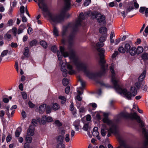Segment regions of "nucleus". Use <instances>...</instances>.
Wrapping results in <instances>:
<instances>
[{
	"mask_svg": "<svg viewBox=\"0 0 148 148\" xmlns=\"http://www.w3.org/2000/svg\"><path fill=\"white\" fill-rule=\"evenodd\" d=\"M110 70L112 74L111 80L115 90L119 93L120 94H123L127 99H131L132 95L134 96L137 94L136 88L135 86H132L131 88V93L130 92H128L126 89H122L117 84L113 68L111 66Z\"/></svg>",
	"mask_w": 148,
	"mask_h": 148,
	"instance_id": "obj_1",
	"label": "nucleus"
},
{
	"mask_svg": "<svg viewBox=\"0 0 148 148\" xmlns=\"http://www.w3.org/2000/svg\"><path fill=\"white\" fill-rule=\"evenodd\" d=\"M121 116L127 119H134L137 120L138 123H140V127L142 128V131L143 134L144 136L145 140H144V147L146 148V145L148 144V131L145 127V123L141 120L139 116L137 115L136 113H128L126 112L121 113Z\"/></svg>",
	"mask_w": 148,
	"mask_h": 148,
	"instance_id": "obj_2",
	"label": "nucleus"
},
{
	"mask_svg": "<svg viewBox=\"0 0 148 148\" xmlns=\"http://www.w3.org/2000/svg\"><path fill=\"white\" fill-rule=\"evenodd\" d=\"M101 66V71L99 72H93L88 70L87 69V65L84 63H77L76 65L78 70H82L84 71L86 75L90 78H93L97 77H101L105 73L106 70L108 66V65H105L104 64V70H102L101 64L100 63Z\"/></svg>",
	"mask_w": 148,
	"mask_h": 148,
	"instance_id": "obj_3",
	"label": "nucleus"
},
{
	"mask_svg": "<svg viewBox=\"0 0 148 148\" xmlns=\"http://www.w3.org/2000/svg\"><path fill=\"white\" fill-rule=\"evenodd\" d=\"M60 50L62 55H60V52L59 51H57V56L58 59L59 61L62 60V56L64 58L69 56L70 59L73 61L76 67V68L78 71H81L78 70L76 64L77 63H82L77 61L78 58L76 55L75 51L73 49H69L67 51L65 47H60Z\"/></svg>",
	"mask_w": 148,
	"mask_h": 148,
	"instance_id": "obj_4",
	"label": "nucleus"
},
{
	"mask_svg": "<svg viewBox=\"0 0 148 148\" xmlns=\"http://www.w3.org/2000/svg\"><path fill=\"white\" fill-rule=\"evenodd\" d=\"M96 53L100 58L99 63L101 64L102 70H104V64L106 63V61L104 59L105 50L102 47H96Z\"/></svg>",
	"mask_w": 148,
	"mask_h": 148,
	"instance_id": "obj_5",
	"label": "nucleus"
},
{
	"mask_svg": "<svg viewBox=\"0 0 148 148\" xmlns=\"http://www.w3.org/2000/svg\"><path fill=\"white\" fill-rule=\"evenodd\" d=\"M79 31V29H77L74 27L72 28V30L70 34L67 37L66 41L69 44V46H73L72 45L74 41L75 38Z\"/></svg>",
	"mask_w": 148,
	"mask_h": 148,
	"instance_id": "obj_6",
	"label": "nucleus"
},
{
	"mask_svg": "<svg viewBox=\"0 0 148 148\" xmlns=\"http://www.w3.org/2000/svg\"><path fill=\"white\" fill-rule=\"evenodd\" d=\"M79 31V29H77L74 27L72 28V30L70 34L67 37L66 41L69 44V46H73L72 45L74 41L75 38Z\"/></svg>",
	"mask_w": 148,
	"mask_h": 148,
	"instance_id": "obj_7",
	"label": "nucleus"
},
{
	"mask_svg": "<svg viewBox=\"0 0 148 148\" xmlns=\"http://www.w3.org/2000/svg\"><path fill=\"white\" fill-rule=\"evenodd\" d=\"M65 6L63 9L61 11L60 14L64 18L66 17V12L67 11L70 10L71 8V0H64Z\"/></svg>",
	"mask_w": 148,
	"mask_h": 148,
	"instance_id": "obj_8",
	"label": "nucleus"
},
{
	"mask_svg": "<svg viewBox=\"0 0 148 148\" xmlns=\"http://www.w3.org/2000/svg\"><path fill=\"white\" fill-rule=\"evenodd\" d=\"M47 12V15L50 19L54 22L60 23L63 21L64 19V18L62 16V15L60 14L55 16H53L49 10Z\"/></svg>",
	"mask_w": 148,
	"mask_h": 148,
	"instance_id": "obj_9",
	"label": "nucleus"
},
{
	"mask_svg": "<svg viewBox=\"0 0 148 148\" xmlns=\"http://www.w3.org/2000/svg\"><path fill=\"white\" fill-rule=\"evenodd\" d=\"M141 42V39L138 38L137 40V41L134 42H132V40H129L123 42L122 43V45L121 46H123L124 45V46H134V44L135 45H138L140 44Z\"/></svg>",
	"mask_w": 148,
	"mask_h": 148,
	"instance_id": "obj_10",
	"label": "nucleus"
},
{
	"mask_svg": "<svg viewBox=\"0 0 148 148\" xmlns=\"http://www.w3.org/2000/svg\"><path fill=\"white\" fill-rule=\"evenodd\" d=\"M108 134L107 136L108 137H109L110 136L111 133H113L117 138L120 140L121 138L120 136L118 130L116 127H111L108 130Z\"/></svg>",
	"mask_w": 148,
	"mask_h": 148,
	"instance_id": "obj_11",
	"label": "nucleus"
},
{
	"mask_svg": "<svg viewBox=\"0 0 148 148\" xmlns=\"http://www.w3.org/2000/svg\"><path fill=\"white\" fill-rule=\"evenodd\" d=\"M38 5L40 8H42V11L43 12H46L48 11V8L47 5L45 3V0H38Z\"/></svg>",
	"mask_w": 148,
	"mask_h": 148,
	"instance_id": "obj_12",
	"label": "nucleus"
},
{
	"mask_svg": "<svg viewBox=\"0 0 148 148\" xmlns=\"http://www.w3.org/2000/svg\"><path fill=\"white\" fill-rule=\"evenodd\" d=\"M123 6L125 9V12L127 15L134 9V6H132V2H131L130 4L129 3V2L128 3L126 2L125 4Z\"/></svg>",
	"mask_w": 148,
	"mask_h": 148,
	"instance_id": "obj_13",
	"label": "nucleus"
},
{
	"mask_svg": "<svg viewBox=\"0 0 148 148\" xmlns=\"http://www.w3.org/2000/svg\"><path fill=\"white\" fill-rule=\"evenodd\" d=\"M99 15L97 17H95V18L97 20V21L98 23H102L103 24L106 23L105 16L104 14H102L99 13Z\"/></svg>",
	"mask_w": 148,
	"mask_h": 148,
	"instance_id": "obj_14",
	"label": "nucleus"
},
{
	"mask_svg": "<svg viewBox=\"0 0 148 148\" xmlns=\"http://www.w3.org/2000/svg\"><path fill=\"white\" fill-rule=\"evenodd\" d=\"M66 66L67 69L69 70L68 71L69 74L72 75L75 73V71L73 69V67L72 65L68 63L66 65Z\"/></svg>",
	"mask_w": 148,
	"mask_h": 148,
	"instance_id": "obj_15",
	"label": "nucleus"
},
{
	"mask_svg": "<svg viewBox=\"0 0 148 148\" xmlns=\"http://www.w3.org/2000/svg\"><path fill=\"white\" fill-rule=\"evenodd\" d=\"M47 105L43 104L40 106L39 108V112L40 114H42L46 109Z\"/></svg>",
	"mask_w": 148,
	"mask_h": 148,
	"instance_id": "obj_16",
	"label": "nucleus"
},
{
	"mask_svg": "<svg viewBox=\"0 0 148 148\" xmlns=\"http://www.w3.org/2000/svg\"><path fill=\"white\" fill-rule=\"evenodd\" d=\"M34 134V127L33 126L31 125L28 130L27 134L32 136Z\"/></svg>",
	"mask_w": 148,
	"mask_h": 148,
	"instance_id": "obj_17",
	"label": "nucleus"
},
{
	"mask_svg": "<svg viewBox=\"0 0 148 148\" xmlns=\"http://www.w3.org/2000/svg\"><path fill=\"white\" fill-rule=\"evenodd\" d=\"M128 51L132 56H134L136 53V48L135 47H128Z\"/></svg>",
	"mask_w": 148,
	"mask_h": 148,
	"instance_id": "obj_18",
	"label": "nucleus"
},
{
	"mask_svg": "<svg viewBox=\"0 0 148 148\" xmlns=\"http://www.w3.org/2000/svg\"><path fill=\"white\" fill-rule=\"evenodd\" d=\"M80 122V120H77L75 121L73 123V125L74 126L75 130L76 131H79V129Z\"/></svg>",
	"mask_w": 148,
	"mask_h": 148,
	"instance_id": "obj_19",
	"label": "nucleus"
},
{
	"mask_svg": "<svg viewBox=\"0 0 148 148\" xmlns=\"http://www.w3.org/2000/svg\"><path fill=\"white\" fill-rule=\"evenodd\" d=\"M146 74V71L144 70L140 74L138 78V81L139 82H142L145 78Z\"/></svg>",
	"mask_w": 148,
	"mask_h": 148,
	"instance_id": "obj_20",
	"label": "nucleus"
},
{
	"mask_svg": "<svg viewBox=\"0 0 148 148\" xmlns=\"http://www.w3.org/2000/svg\"><path fill=\"white\" fill-rule=\"evenodd\" d=\"M128 47H119L118 51L121 53H123L125 52H128Z\"/></svg>",
	"mask_w": 148,
	"mask_h": 148,
	"instance_id": "obj_21",
	"label": "nucleus"
},
{
	"mask_svg": "<svg viewBox=\"0 0 148 148\" xmlns=\"http://www.w3.org/2000/svg\"><path fill=\"white\" fill-rule=\"evenodd\" d=\"M108 130L106 126L102 127L101 132V135L103 136H105L106 135V132H108Z\"/></svg>",
	"mask_w": 148,
	"mask_h": 148,
	"instance_id": "obj_22",
	"label": "nucleus"
},
{
	"mask_svg": "<svg viewBox=\"0 0 148 148\" xmlns=\"http://www.w3.org/2000/svg\"><path fill=\"white\" fill-rule=\"evenodd\" d=\"M98 128L97 127H94L93 130L92 135L95 137H97L99 135V133L98 131Z\"/></svg>",
	"mask_w": 148,
	"mask_h": 148,
	"instance_id": "obj_23",
	"label": "nucleus"
},
{
	"mask_svg": "<svg viewBox=\"0 0 148 148\" xmlns=\"http://www.w3.org/2000/svg\"><path fill=\"white\" fill-rule=\"evenodd\" d=\"M38 42L36 39H34L30 41L29 42V45L30 46H36L38 44Z\"/></svg>",
	"mask_w": 148,
	"mask_h": 148,
	"instance_id": "obj_24",
	"label": "nucleus"
},
{
	"mask_svg": "<svg viewBox=\"0 0 148 148\" xmlns=\"http://www.w3.org/2000/svg\"><path fill=\"white\" fill-rule=\"evenodd\" d=\"M107 29L105 27H101L99 30V32L102 34L104 33L107 34Z\"/></svg>",
	"mask_w": 148,
	"mask_h": 148,
	"instance_id": "obj_25",
	"label": "nucleus"
},
{
	"mask_svg": "<svg viewBox=\"0 0 148 148\" xmlns=\"http://www.w3.org/2000/svg\"><path fill=\"white\" fill-rule=\"evenodd\" d=\"M64 138V136L63 135H60L58 136L56 138L58 142H60L61 143H63Z\"/></svg>",
	"mask_w": 148,
	"mask_h": 148,
	"instance_id": "obj_26",
	"label": "nucleus"
},
{
	"mask_svg": "<svg viewBox=\"0 0 148 148\" xmlns=\"http://www.w3.org/2000/svg\"><path fill=\"white\" fill-rule=\"evenodd\" d=\"M131 2L132 3V5L133 6H134V7L136 9H138L139 7V5L138 3L136 2V0H134L130 2H129V3L130 4Z\"/></svg>",
	"mask_w": 148,
	"mask_h": 148,
	"instance_id": "obj_27",
	"label": "nucleus"
},
{
	"mask_svg": "<svg viewBox=\"0 0 148 148\" xmlns=\"http://www.w3.org/2000/svg\"><path fill=\"white\" fill-rule=\"evenodd\" d=\"M107 36V34L106 33H104L102 35V36L99 39V40L100 41L102 42H103L105 41L106 39V37Z\"/></svg>",
	"mask_w": 148,
	"mask_h": 148,
	"instance_id": "obj_28",
	"label": "nucleus"
},
{
	"mask_svg": "<svg viewBox=\"0 0 148 148\" xmlns=\"http://www.w3.org/2000/svg\"><path fill=\"white\" fill-rule=\"evenodd\" d=\"M22 131L21 127H18L16 130L15 132V135L16 137H18L19 136L21 132Z\"/></svg>",
	"mask_w": 148,
	"mask_h": 148,
	"instance_id": "obj_29",
	"label": "nucleus"
},
{
	"mask_svg": "<svg viewBox=\"0 0 148 148\" xmlns=\"http://www.w3.org/2000/svg\"><path fill=\"white\" fill-rule=\"evenodd\" d=\"M136 53L139 54L142 53L143 51V48L142 47H137L136 48Z\"/></svg>",
	"mask_w": 148,
	"mask_h": 148,
	"instance_id": "obj_30",
	"label": "nucleus"
},
{
	"mask_svg": "<svg viewBox=\"0 0 148 148\" xmlns=\"http://www.w3.org/2000/svg\"><path fill=\"white\" fill-rule=\"evenodd\" d=\"M29 53V49L28 47H26L24 49V52L23 54L24 56L26 57H28V54Z\"/></svg>",
	"mask_w": 148,
	"mask_h": 148,
	"instance_id": "obj_31",
	"label": "nucleus"
},
{
	"mask_svg": "<svg viewBox=\"0 0 148 148\" xmlns=\"http://www.w3.org/2000/svg\"><path fill=\"white\" fill-rule=\"evenodd\" d=\"M4 37V39L8 41H10L11 39V35L8 33L5 34Z\"/></svg>",
	"mask_w": 148,
	"mask_h": 148,
	"instance_id": "obj_32",
	"label": "nucleus"
},
{
	"mask_svg": "<svg viewBox=\"0 0 148 148\" xmlns=\"http://www.w3.org/2000/svg\"><path fill=\"white\" fill-rule=\"evenodd\" d=\"M103 121L104 123H106L109 125H111L112 123V121L106 117H105L103 119Z\"/></svg>",
	"mask_w": 148,
	"mask_h": 148,
	"instance_id": "obj_33",
	"label": "nucleus"
},
{
	"mask_svg": "<svg viewBox=\"0 0 148 148\" xmlns=\"http://www.w3.org/2000/svg\"><path fill=\"white\" fill-rule=\"evenodd\" d=\"M52 108L53 110H56L60 108L59 105L57 103H53V104Z\"/></svg>",
	"mask_w": 148,
	"mask_h": 148,
	"instance_id": "obj_34",
	"label": "nucleus"
},
{
	"mask_svg": "<svg viewBox=\"0 0 148 148\" xmlns=\"http://www.w3.org/2000/svg\"><path fill=\"white\" fill-rule=\"evenodd\" d=\"M68 27V26H64L63 27L62 33V36H65L67 31Z\"/></svg>",
	"mask_w": 148,
	"mask_h": 148,
	"instance_id": "obj_35",
	"label": "nucleus"
},
{
	"mask_svg": "<svg viewBox=\"0 0 148 148\" xmlns=\"http://www.w3.org/2000/svg\"><path fill=\"white\" fill-rule=\"evenodd\" d=\"M29 135H27L25 138L26 141L27 142V143H27L28 144H29V143H30L31 142L32 140V138Z\"/></svg>",
	"mask_w": 148,
	"mask_h": 148,
	"instance_id": "obj_36",
	"label": "nucleus"
},
{
	"mask_svg": "<svg viewBox=\"0 0 148 148\" xmlns=\"http://www.w3.org/2000/svg\"><path fill=\"white\" fill-rule=\"evenodd\" d=\"M53 33L55 36H59L58 31L57 28L55 27H54Z\"/></svg>",
	"mask_w": 148,
	"mask_h": 148,
	"instance_id": "obj_37",
	"label": "nucleus"
},
{
	"mask_svg": "<svg viewBox=\"0 0 148 148\" xmlns=\"http://www.w3.org/2000/svg\"><path fill=\"white\" fill-rule=\"evenodd\" d=\"M59 98L61 99V102L62 104H63L65 102L66 99L65 97L60 96L59 97Z\"/></svg>",
	"mask_w": 148,
	"mask_h": 148,
	"instance_id": "obj_38",
	"label": "nucleus"
},
{
	"mask_svg": "<svg viewBox=\"0 0 148 148\" xmlns=\"http://www.w3.org/2000/svg\"><path fill=\"white\" fill-rule=\"evenodd\" d=\"M69 81L66 78H64L62 80V83L64 86H66L69 84Z\"/></svg>",
	"mask_w": 148,
	"mask_h": 148,
	"instance_id": "obj_39",
	"label": "nucleus"
},
{
	"mask_svg": "<svg viewBox=\"0 0 148 148\" xmlns=\"http://www.w3.org/2000/svg\"><path fill=\"white\" fill-rule=\"evenodd\" d=\"M81 21L79 20L76 22L75 24V25L73 27H74L77 29H78V27L79 26H81Z\"/></svg>",
	"mask_w": 148,
	"mask_h": 148,
	"instance_id": "obj_40",
	"label": "nucleus"
},
{
	"mask_svg": "<svg viewBox=\"0 0 148 148\" xmlns=\"http://www.w3.org/2000/svg\"><path fill=\"white\" fill-rule=\"evenodd\" d=\"M78 81H79L81 84L82 87H84L85 84V82L83 81L81 78L80 77H79L78 78Z\"/></svg>",
	"mask_w": 148,
	"mask_h": 148,
	"instance_id": "obj_41",
	"label": "nucleus"
},
{
	"mask_svg": "<svg viewBox=\"0 0 148 148\" xmlns=\"http://www.w3.org/2000/svg\"><path fill=\"white\" fill-rule=\"evenodd\" d=\"M89 123H86L84 125V127H83V130L85 131H87L88 129L89 128Z\"/></svg>",
	"mask_w": 148,
	"mask_h": 148,
	"instance_id": "obj_42",
	"label": "nucleus"
},
{
	"mask_svg": "<svg viewBox=\"0 0 148 148\" xmlns=\"http://www.w3.org/2000/svg\"><path fill=\"white\" fill-rule=\"evenodd\" d=\"M40 44L42 46H47V42L43 40L40 41Z\"/></svg>",
	"mask_w": 148,
	"mask_h": 148,
	"instance_id": "obj_43",
	"label": "nucleus"
},
{
	"mask_svg": "<svg viewBox=\"0 0 148 148\" xmlns=\"http://www.w3.org/2000/svg\"><path fill=\"white\" fill-rule=\"evenodd\" d=\"M46 116H42L41 120V122L42 124H45L46 123Z\"/></svg>",
	"mask_w": 148,
	"mask_h": 148,
	"instance_id": "obj_44",
	"label": "nucleus"
},
{
	"mask_svg": "<svg viewBox=\"0 0 148 148\" xmlns=\"http://www.w3.org/2000/svg\"><path fill=\"white\" fill-rule=\"evenodd\" d=\"M23 25L21 24L20 26V28H19L17 30V34H18L21 33L23 30V28H21V27H23Z\"/></svg>",
	"mask_w": 148,
	"mask_h": 148,
	"instance_id": "obj_45",
	"label": "nucleus"
},
{
	"mask_svg": "<svg viewBox=\"0 0 148 148\" xmlns=\"http://www.w3.org/2000/svg\"><path fill=\"white\" fill-rule=\"evenodd\" d=\"M46 112L47 114H48L51 112V108L49 106H47L46 108Z\"/></svg>",
	"mask_w": 148,
	"mask_h": 148,
	"instance_id": "obj_46",
	"label": "nucleus"
},
{
	"mask_svg": "<svg viewBox=\"0 0 148 148\" xmlns=\"http://www.w3.org/2000/svg\"><path fill=\"white\" fill-rule=\"evenodd\" d=\"M99 13L97 11H94L91 12V15L92 16H95V17H97L99 15L98 13Z\"/></svg>",
	"mask_w": 148,
	"mask_h": 148,
	"instance_id": "obj_47",
	"label": "nucleus"
},
{
	"mask_svg": "<svg viewBox=\"0 0 148 148\" xmlns=\"http://www.w3.org/2000/svg\"><path fill=\"white\" fill-rule=\"evenodd\" d=\"M66 64H63L61 66V70L62 71H67L66 69Z\"/></svg>",
	"mask_w": 148,
	"mask_h": 148,
	"instance_id": "obj_48",
	"label": "nucleus"
},
{
	"mask_svg": "<svg viewBox=\"0 0 148 148\" xmlns=\"http://www.w3.org/2000/svg\"><path fill=\"white\" fill-rule=\"evenodd\" d=\"M91 0H86L84 3V5L85 6H88L91 3Z\"/></svg>",
	"mask_w": 148,
	"mask_h": 148,
	"instance_id": "obj_49",
	"label": "nucleus"
},
{
	"mask_svg": "<svg viewBox=\"0 0 148 148\" xmlns=\"http://www.w3.org/2000/svg\"><path fill=\"white\" fill-rule=\"evenodd\" d=\"M57 148H65V145L62 143H59L57 145Z\"/></svg>",
	"mask_w": 148,
	"mask_h": 148,
	"instance_id": "obj_50",
	"label": "nucleus"
},
{
	"mask_svg": "<svg viewBox=\"0 0 148 148\" xmlns=\"http://www.w3.org/2000/svg\"><path fill=\"white\" fill-rule=\"evenodd\" d=\"M146 8V7H140L139 10V12L143 14H144V12L145 11Z\"/></svg>",
	"mask_w": 148,
	"mask_h": 148,
	"instance_id": "obj_51",
	"label": "nucleus"
},
{
	"mask_svg": "<svg viewBox=\"0 0 148 148\" xmlns=\"http://www.w3.org/2000/svg\"><path fill=\"white\" fill-rule=\"evenodd\" d=\"M8 52V50H6L3 51L2 53H1V57H3L4 56L6 55Z\"/></svg>",
	"mask_w": 148,
	"mask_h": 148,
	"instance_id": "obj_52",
	"label": "nucleus"
},
{
	"mask_svg": "<svg viewBox=\"0 0 148 148\" xmlns=\"http://www.w3.org/2000/svg\"><path fill=\"white\" fill-rule=\"evenodd\" d=\"M21 94L23 98L24 99H26L27 98V95L26 93L25 92H22Z\"/></svg>",
	"mask_w": 148,
	"mask_h": 148,
	"instance_id": "obj_53",
	"label": "nucleus"
},
{
	"mask_svg": "<svg viewBox=\"0 0 148 148\" xmlns=\"http://www.w3.org/2000/svg\"><path fill=\"white\" fill-rule=\"evenodd\" d=\"M121 39L120 38H118L116 39L114 42L115 45H117L120 42Z\"/></svg>",
	"mask_w": 148,
	"mask_h": 148,
	"instance_id": "obj_54",
	"label": "nucleus"
},
{
	"mask_svg": "<svg viewBox=\"0 0 148 148\" xmlns=\"http://www.w3.org/2000/svg\"><path fill=\"white\" fill-rule=\"evenodd\" d=\"M65 140L66 142H68L70 140L69 135L67 134L65 135Z\"/></svg>",
	"mask_w": 148,
	"mask_h": 148,
	"instance_id": "obj_55",
	"label": "nucleus"
},
{
	"mask_svg": "<svg viewBox=\"0 0 148 148\" xmlns=\"http://www.w3.org/2000/svg\"><path fill=\"white\" fill-rule=\"evenodd\" d=\"M148 55L147 53H144L142 55V57L143 59L147 60L148 58Z\"/></svg>",
	"mask_w": 148,
	"mask_h": 148,
	"instance_id": "obj_56",
	"label": "nucleus"
},
{
	"mask_svg": "<svg viewBox=\"0 0 148 148\" xmlns=\"http://www.w3.org/2000/svg\"><path fill=\"white\" fill-rule=\"evenodd\" d=\"M20 12L21 14H23L25 12V7L24 6H22L20 7Z\"/></svg>",
	"mask_w": 148,
	"mask_h": 148,
	"instance_id": "obj_57",
	"label": "nucleus"
},
{
	"mask_svg": "<svg viewBox=\"0 0 148 148\" xmlns=\"http://www.w3.org/2000/svg\"><path fill=\"white\" fill-rule=\"evenodd\" d=\"M141 82H139L138 81V82H136L135 84V86L136 88V89H138L140 86H141V84L140 83Z\"/></svg>",
	"mask_w": 148,
	"mask_h": 148,
	"instance_id": "obj_58",
	"label": "nucleus"
},
{
	"mask_svg": "<svg viewBox=\"0 0 148 148\" xmlns=\"http://www.w3.org/2000/svg\"><path fill=\"white\" fill-rule=\"evenodd\" d=\"M51 51L53 52H57V51H59L58 50L56 47H51Z\"/></svg>",
	"mask_w": 148,
	"mask_h": 148,
	"instance_id": "obj_59",
	"label": "nucleus"
},
{
	"mask_svg": "<svg viewBox=\"0 0 148 148\" xmlns=\"http://www.w3.org/2000/svg\"><path fill=\"white\" fill-rule=\"evenodd\" d=\"M95 46H103V43L102 42L99 41L97 43Z\"/></svg>",
	"mask_w": 148,
	"mask_h": 148,
	"instance_id": "obj_60",
	"label": "nucleus"
},
{
	"mask_svg": "<svg viewBox=\"0 0 148 148\" xmlns=\"http://www.w3.org/2000/svg\"><path fill=\"white\" fill-rule=\"evenodd\" d=\"M142 43L143 46H148V43L145 40H143Z\"/></svg>",
	"mask_w": 148,
	"mask_h": 148,
	"instance_id": "obj_61",
	"label": "nucleus"
},
{
	"mask_svg": "<svg viewBox=\"0 0 148 148\" xmlns=\"http://www.w3.org/2000/svg\"><path fill=\"white\" fill-rule=\"evenodd\" d=\"M74 103L72 102L71 103L70 106V109L71 111H72L74 110Z\"/></svg>",
	"mask_w": 148,
	"mask_h": 148,
	"instance_id": "obj_62",
	"label": "nucleus"
},
{
	"mask_svg": "<svg viewBox=\"0 0 148 148\" xmlns=\"http://www.w3.org/2000/svg\"><path fill=\"white\" fill-rule=\"evenodd\" d=\"M118 52L117 51H115L114 53H113L111 56V57L112 58H115L116 56L118 54Z\"/></svg>",
	"mask_w": 148,
	"mask_h": 148,
	"instance_id": "obj_63",
	"label": "nucleus"
},
{
	"mask_svg": "<svg viewBox=\"0 0 148 148\" xmlns=\"http://www.w3.org/2000/svg\"><path fill=\"white\" fill-rule=\"evenodd\" d=\"M32 29L31 27H29L27 29V33L29 34H32Z\"/></svg>",
	"mask_w": 148,
	"mask_h": 148,
	"instance_id": "obj_64",
	"label": "nucleus"
}]
</instances>
